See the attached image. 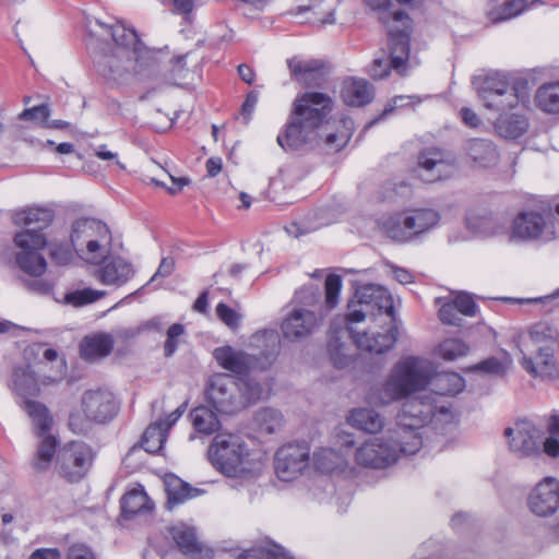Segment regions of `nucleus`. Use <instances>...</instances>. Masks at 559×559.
<instances>
[{"mask_svg":"<svg viewBox=\"0 0 559 559\" xmlns=\"http://www.w3.org/2000/svg\"><path fill=\"white\" fill-rule=\"evenodd\" d=\"M431 381L429 360L409 356L400 359L391 369L381 386L373 388L367 395L369 404L388 406L404 401L396 416V426L392 433L401 436L405 442L402 450L415 454L423 445L420 430L437 415L436 400L430 394H421ZM440 414H448L444 406Z\"/></svg>","mask_w":559,"mask_h":559,"instance_id":"nucleus-1","label":"nucleus"},{"mask_svg":"<svg viewBox=\"0 0 559 559\" xmlns=\"http://www.w3.org/2000/svg\"><path fill=\"white\" fill-rule=\"evenodd\" d=\"M86 31V46L90 50L103 51V45H108L109 39L112 41L108 52L96 60V67L100 75L115 84H124L134 75L145 76V72L158 63L159 52L145 47L136 32L121 22L88 19Z\"/></svg>","mask_w":559,"mask_h":559,"instance_id":"nucleus-2","label":"nucleus"},{"mask_svg":"<svg viewBox=\"0 0 559 559\" xmlns=\"http://www.w3.org/2000/svg\"><path fill=\"white\" fill-rule=\"evenodd\" d=\"M333 105V99L325 93L307 92L297 97L285 132L277 135L278 145L295 151L322 141L328 151H341L353 134L354 122L346 116L328 119Z\"/></svg>","mask_w":559,"mask_h":559,"instance_id":"nucleus-3","label":"nucleus"},{"mask_svg":"<svg viewBox=\"0 0 559 559\" xmlns=\"http://www.w3.org/2000/svg\"><path fill=\"white\" fill-rule=\"evenodd\" d=\"M394 304L386 288L366 284L356 289L348 302L347 329L358 348L372 354H383L397 340L393 324Z\"/></svg>","mask_w":559,"mask_h":559,"instance_id":"nucleus-4","label":"nucleus"},{"mask_svg":"<svg viewBox=\"0 0 559 559\" xmlns=\"http://www.w3.org/2000/svg\"><path fill=\"white\" fill-rule=\"evenodd\" d=\"M252 343L261 348L259 357L228 345L215 348L213 356L223 369L239 378H250L251 372L267 369L275 361L281 347L280 336L275 331L257 333Z\"/></svg>","mask_w":559,"mask_h":559,"instance_id":"nucleus-5","label":"nucleus"},{"mask_svg":"<svg viewBox=\"0 0 559 559\" xmlns=\"http://www.w3.org/2000/svg\"><path fill=\"white\" fill-rule=\"evenodd\" d=\"M263 394L262 384L254 378L214 374L207 384L206 397L216 412L234 415L258 402Z\"/></svg>","mask_w":559,"mask_h":559,"instance_id":"nucleus-6","label":"nucleus"},{"mask_svg":"<svg viewBox=\"0 0 559 559\" xmlns=\"http://www.w3.org/2000/svg\"><path fill=\"white\" fill-rule=\"evenodd\" d=\"M207 455L212 465L227 477L251 479L260 473L259 463L250 457L247 443L237 435H216Z\"/></svg>","mask_w":559,"mask_h":559,"instance_id":"nucleus-7","label":"nucleus"},{"mask_svg":"<svg viewBox=\"0 0 559 559\" xmlns=\"http://www.w3.org/2000/svg\"><path fill=\"white\" fill-rule=\"evenodd\" d=\"M527 337L537 347L535 358L527 356L521 348L520 365L533 378L542 381H555L559 378V368L554 357L558 347L559 332L548 322H537L527 330Z\"/></svg>","mask_w":559,"mask_h":559,"instance_id":"nucleus-8","label":"nucleus"},{"mask_svg":"<svg viewBox=\"0 0 559 559\" xmlns=\"http://www.w3.org/2000/svg\"><path fill=\"white\" fill-rule=\"evenodd\" d=\"M70 239L78 257L90 264L98 265L105 262L111 252V233L108 226L98 219L75 221Z\"/></svg>","mask_w":559,"mask_h":559,"instance_id":"nucleus-9","label":"nucleus"},{"mask_svg":"<svg viewBox=\"0 0 559 559\" xmlns=\"http://www.w3.org/2000/svg\"><path fill=\"white\" fill-rule=\"evenodd\" d=\"M118 412V402L106 389L88 390L81 397V411L69 416V427L76 435L86 433L93 423L105 424Z\"/></svg>","mask_w":559,"mask_h":559,"instance_id":"nucleus-10","label":"nucleus"},{"mask_svg":"<svg viewBox=\"0 0 559 559\" xmlns=\"http://www.w3.org/2000/svg\"><path fill=\"white\" fill-rule=\"evenodd\" d=\"M321 297L316 286L304 287L295 295V306L285 317L282 323L283 336L292 342L301 341L312 335L319 328L321 319L308 307L317 305Z\"/></svg>","mask_w":559,"mask_h":559,"instance_id":"nucleus-11","label":"nucleus"},{"mask_svg":"<svg viewBox=\"0 0 559 559\" xmlns=\"http://www.w3.org/2000/svg\"><path fill=\"white\" fill-rule=\"evenodd\" d=\"M478 96L487 109L502 111L512 109L528 99L527 84L511 85L506 74L491 73L477 85Z\"/></svg>","mask_w":559,"mask_h":559,"instance_id":"nucleus-12","label":"nucleus"},{"mask_svg":"<svg viewBox=\"0 0 559 559\" xmlns=\"http://www.w3.org/2000/svg\"><path fill=\"white\" fill-rule=\"evenodd\" d=\"M440 222L439 213L429 207L411 209L390 216L383 222L389 238L399 242H409L435 228Z\"/></svg>","mask_w":559,"mask_h":559,"instance_id":"nucleus-13","label":"nucleus"},{"mask_svg":"<svg viewBox=\"0 0 559 559\" xmlns=\"http://www.w3.org/2000/svg\"><path fill=\"white\" fill-rule=\"evenodd\" d=\"M556 238H559V228L551 210H525L518 213L509 231V240L514 243L548 242Z\"/></svg>","mask_w":559,"mask_h":559,"instance_id":"nucleus-14","label":"nucleus"},{"mask_svg":"<svg viewBox=\"0 0 559 559\" xmlns=\"http://www.w3.org/2000/svg\"><path fill=\"white\" fill-rule=\"evenodd\" d=\"M26 413L32 418L35 433L39 439L32 467L37 473H45L55 459L58 444L56 437L50 432L53 420L48 408L39 402H26Z\"/></svg>","mask_w":559,"mask_h":559,"instance_id":"nucleus-15","label":"nucleus"},{"mask_svg":"<svg viewBox=\"0 0 559 559\" xmlns=\"http://www.w3.org/2000/svg\"><path fill=\"white\" fill-rule=\"evenodd\" d=\"M405 441L401 436L392 433L390 429L386 436L372 438L362 443L355 452V461L358 465L370 468H385L394 464L405 454L402 450Z\"/></svg>","mask_w":559,"mask_h":559,"instance_id":"nucleus-16","label":"nucleus"},{"mask_svg":"<svg viewBox=\"0 0 559 559\" xmlns=\"http://www.w3.org/2000/svg\"><path fill=\"white\" fill-rule=\"evenodd\" d=\"M14 243L17 248L15 261L19 267L34 277L43 275L47 263L38 251L46 246L44 234L20 231L14 237Z\"/></svg>","mask_w":559,"mask_h":559,"instance_id":"nucleus-17","label":"nucleus"},{"mask_svg":"<svg viewBox=\"0 0 559 559\" xmlns=\"http://www.w3.org/2000/svg\"><path fill=\"white\" fill-rule=\"evenodd\" d=\"M95 453L82 441L67 443L57 456L59 473L71 481L80 480L90 471Z\"/></svg>","mask_w":559,"mask_h":559,"instance_id":"nucleus-18","label":"nucleus"},{"mask_svg":"<svg viewBox=\"0 0 559 559\" xmlns=\"http://www.w3.org/2000/svg\"><path fill=\"white\" fill-rule=\"evenodd\" d=\"M409 24L411 19L401 10H396L392 15V22L385 24L390 38L391 64L400 74L406 73L409 61Z\"/></svg>","mask_w":559,"mask_h":559,"instance_id":"nucleus-19","label":"nucleus"},{"mask_svg":"<svg viewBox=\"0 0 559 559\" xmlns=\"http://www.w3.org/2000/svg\"><path fill=\"white\" fill-rule=\"evenodd\" d=\"M64 373L66 366L62 360L59 361L57 371L49 374L44 373L40 379L35 377V372L29 368V366L16 367L12 372L10 388L24 400L23 408L26 411V402H32L28 397L36 396L39 392L40 385L57 383L64 377Z\"/></svg>","mask_w":559,"mask_h":559,"instance_id":"nucleus-20","label":"nucleus"},{"mask_svg":"<svg viewBox=\"0 0 559 559\" xmlns=\"http://www.w3.org/2000/svg\"><path fill=\"white\" fill-rule=\"evenodd\" d=\"M509 449L520 457L532 456L540 451L543 432L527 419L519 420L504 430Z\"/></svg>","mask_w":559,"mask_h":559,"instance_id":"nucleus-21","label":"nucleus"},{"mask_svg":"<svg viewBox=\"0 0 559 559\" xmlns=\"http://www.w3.org/2000/svg\"><path fill=\"white\" fill-rule=\"evenodd\" d=\"M309 464V449L305 444L288 443L275 454L274 466L277 477L283 481L297 478Z\"/></svg>","mask_w":559,"mask_h":559,"instance_id":"nucleus-22","label":"nucleus"},{"mask_svg":"<svg viewBox=\"0 0 559 559\" xmlns=\"http://www.w3.org/2000/svg\"><path fill=\"white\" fill-rule=\"evenodd\" d=\"M527 504L537 516L552 515L559 509V483L551 477L539 481L530 493Z\"/></svg>","mask_w":559,"mask_h":559,"instance_id":"nucleus-23","label":"nucleus"},{"mask_svg":"<svg viewBox=\"0 0 559 559\" xmlns=\"http://www.w3.org/2000/svg\"><path fill=\"white\" fill-rule=\"evenodd\" d=\"M451 168V163L437 148L423 151L417 157V176L426 182H435L447 177Z\"/></svg>","mask_w":559,"mask_h":559,"instance_id":"nucleus-24","label":"nucleus"},{"mask_svg":"<svg viewBox=\"0 0 559 559\" xmlns=\"http://www.w3.org/2000/svg\"><path fill=\"white\" fill-rule=\"evenodd\" d=\"M292 76L307 86H321L328 74V67L319 60H288Z\"/></svg>","mask_w":559,"mask_h":559,"instance_id":"nucleus-25","label":"nucleus"},{"mask_svg":"<svg viewBox=\"0 0 559 559\" xmlns=\"http://www.w3.org/2000/svg\"><path fill=\"white\" fill-rule=\"evenodd\" d=\"M170 532L176 545L186 557L190 559H203L205 557L204 552L207 555L209 550L203 549L193 527L179 523L173 526Z\"/></svg>","mask_w":559,"mask_h":559,"instance_id":"nucleus-26","label":"nucleus"},{"mask_svg":"<svg viewBox=\"0 0 559 559\" xmlns=\"http://www.w3.org/2000/svg\"><path fill=\"white\" fill-rule=\"evenodd\" d=\"M134 275L131 263L122 258H114L95 272L96 278L105 285L121 286Z\"/></svg>","mask_w":559,"mask_h":559,"instance_id":"nucleus-27","label":"nucleus"},{"mask_svg":"<svg viewBox=\"0 0 559 559\" xmlns=\"http://www.w3.org/2000/svg\"><path fill=\"white\" fill-rule=\"evenodd\" d=\"M53 219V214L47 209L29 207L17 211L13 215V223L16 226H23V231L32 234H43L41 230L47 228Z\"/></svg>","mask_w":559,"mask_h":559,"instance_id":"nucleus-28","label":"nucleus"},{"mask_svg":"<svg viewBox=\"0 0 559 559\" xmlns=\"http://www.w3.org/2000/svg\"><path fill=\"white\" fill-rule=\"evenodd\" d=\"M114 337L109 333H92L81 341L80 353L85 359L97 360L108 356L114 348Z\"/></svg>","mask_w":559,"mask_h":559,"instance_id":"nucleus-29","label":"nucleus"},{"mask_svg":"<svg viewBox=\"0 0 559 559\" xmlns=\"http://www.w3.org/2000/svg\"><path fill=\"white\" fill-rule=\"evenodd\" d=\"M373 88L364 79H347L342 86V98L348 106L360 107L371 102Z\"/></svg>","mask_w":559,"mask_h":559,"instance_id":"nucleus-30","label":"nucleus"},{"mask_svg":"<svg viewBox=\"0 0 559 559\" xmlns=\"http://www.w3.org/2000/svg\"><path fill=\"white\" fill-rule=\"evenodd\" d=\"M348 424L368 433H377L382 430L385 424L384 417L371 408H354L347 416Z\"/></svg>","mask_w":559,"mask_h":559,"instance_id":"nucleus-31","label":"nucleus"},{"mask_svg":"<svg viewBox=\"0 0 559 559\" xmlns=\"http://www.w3.org/2000/svg\"><path fill=\"white\" fill-rule=\"evenodd\" d=\"M253 428L264 436L280 432L285 425L283 413L274 407H261L253 415Z\"/></svg>","mask_w":559,"mask_h":559,"instance_id":"nucleus-32","label":"nucleus"},{"mask_svg":"<svg viewBox=\"0 0 559 559\" xmlns=\"http://www.w3.org/2000/svg\"><path fill=\"white\" fill-rule=\"evenodd\" d=\"M466 151L471 159L483 168L495 166L499 155L495 144L485 139H473L466 144Z\"/></svg>","mask_w":559,"mask_h":559,"instance_id":"nucleus-33","label":"nucleus"},{"mask_svg":"<svg viewBox=\"0 0 559 559\" xmlns=\"http://www.w3.org/2000/svg\"><path fill=\"white\" fill-rule=\"evenodd\" d=\"M165 489L168 497V506L171 508L185 503L187 500L195 498L202 493V490L192 487L176 475L165 477Z\"/></svg>","mask_w":559,"mask_h":559,"instance_id":"nucleus-34","label":"nucleus"},{"mask_svg":"<svg viewBox=\"0 0 559 559\" xmlns=\"http://www.w3.org/2000/svg\"><path fill=\"white\" fill-rule=\"evenodd\" d=\"M432 385L439 395H455L463 391L465 388V380L456 372H441L433 373L431 367V381Z\"/></svg>","mask_w":559,"mask_h":559,"instance_id":"nucleus-35","label":"nucleus"},{"mask_svg":"<svg viewBox=\"0 0 559 559\" xmlns=\"http://www.w3.org/2000/svg\"><path fill=\"white\" fill-rule=\"evenodd\" d=\"M193 428L199 433L212 435L219 430L221 421L216 413L207 406H198L190 412Z\"/></svg>","mask_w":559,"mask_h":559,"instance_id":"nucleus-36","label":"nucleus"},{"mask_svg":"<svg viewBox=\"0 0 559 559\" xmlns=\"http://www.w3.org/2000/svg\"><path fill=\"white\" fill-rule=\"evenodd\" d=\"M152 508L153 504L142 488L129 491L121 499V510L126 518L147 513Z\"/></svg>","mask_w":559,"mask_h":559,"instance_id":"nucleus-37","label":"nucleus"},{"mask_svg":"<svg viewBox=\"0 0 559 559\" xmlns=\"http://www.w3.org/2000/svg\"><path fill=\"white\" fill-rule=\"evenodd\" d=\"M527 126L528 123L524 116L512 114L501 115L495 123V129L502 138L516 139L526 131Z\"/></svg>","mask_w":559,"mask_h":559,"instance_id":"nucleus-38","label":"nucleus"},{"mask_svg":"<svg viewBox=\"0 0 559 559\" xmlns=\"http://www.w3.org/2000/svg\"><path fill=\"white\" fill-rule=\"evenodd\" d=\"M539 109L548 114L559 112V82L542 85L535 95Z\"/></svg>","mask_w":559,"mask_h":559,"instance_id":"nucleus-39","label":"nucleus"},{"mask_svg":"<svg viewBox=\"0 0 559 559\" xmlns=\"http://www.w3.org/2000/svg\"><path fill=\"white\" fill-rule=\"evenodd\" d=\"M313 464L318 471L331 473L342 468L345 464V460L340 452L324 448L313 453Z\"/></svg>","mask_w":559,"mask_h":559,"instance_id":"nucleus-40","label":"nucleus"},{"mask_svg":"<svg viewBox=\"0 0 559 559\" xmlns=\"http://www.w3.org/2000/svg\"><path fill=\"white\" fill-rule=\"evenodd\" d=\"M167 429L163 427L162 423H155L150 425L142 437V448L147 453H157L162 450L166 438Z\"/></svg>","mask_w":559,"mask_h":559,"instance_id":"nucleus-41","label":"nucleus"},{"mask_svg":"<svg viewBox=\"0 0 559 559\" xmlns=\"http://www.w3.org/2000/svg\"><path fill=\"white\" fill-rule=\"evenodd\" d=\"M527 8L526 0H508L501 7L488 11L493 23L502 22L518 16Z\"/></svg>","mask_w":559,"mask_h":559,"instance_id":"nucleus-42","label":"nucleus"},{"mask_svg":"<svg viewBox=\"0 0 559 559\" xmlns=\"http://www.w3.org/2000/svg\"><path fill=\"white\" fill-rule=\"evenodd\" d=\"M469 347L461 340L447 338L439 344L437 354L447 361H453L468 353Z\"/></svg>","mask_w":559,"mask_h":559,"instance_id":"nucleus-43","label":"nucleus"},{"mask_svg":"<svg viewBox=\"0 0 559 559\" xmlns=\"http://www.w3.org/2000/svg\"><path fill=\"white\" fill-rule=\"evenodd\" d=\"M104 295V292L95 290L92 288H84L67 293L63 297V301L64 304L71 305L73 307H82L97 301Z\"/></svg>","mask_w":559,"mask_h":559,"instance_id":"nucleus-44","label":"nucleus"},{"mask_svg":"<svg viewBox=\"0 0 559 559\" xmlns=\"http://www.w3.org/2000/svg\"><path fill=\"white\" fill-rule=\"evenodd\" d=\"M294 559L283 547L273 545L265 550L249 549L239 555L237 559Z\"/></svg>","mask_w":559,"mask_h":559,"instance_id":"nucleus-45","label":"nucleus"},{"mask_svg":"<svg viewBox=\"0 0 559 559\" xmlns=\"http://www.w3.org/2000/svg\"><path fill=\"white\" fill-rule=\"evenodd\" d=\"M549 437L543 442L544 451L551 457L559 455V417L554 415L548 424Z\"/></svg>","mask_w":559,"mask_h":559,"instance_id":"nucleus-46","label":"nucleus"},{"mask_svg":"<svg viewBox=\"0 0 559 559\" xmlns=\"http://www.w3.org/2000/svg\"><path fill=\"white\" fill-rule=\"evenodd\" d=\"M325 307L333 309L338 304V297L342 288V278L340 275L330 274L325 278Z\"/></svg>","mask_w":559,"mask_h":559,"instance_id":"nucleus-47","label":"nucleus"},{"mask_svg":"<svg viewBox=\"0 0 559 559\" xmlns=\"http://www.w3.org/2000/svg\"><path fill=\"white\" fill-rule=\"evenodd\" d=\"M391 69H393L391 64V57H388L385 52L382 51L369 66L368 73L371 78L379 80L386 78Z\"/></svg>","mask_w":559,"mask_h":559,"instance_id":"nucleus-48","label":"nucleus"},{"mask_svg":"<svg viewBox=\"0 0 559 559\" xmlns=\"http://www.w3.org/2000/svg\"><path fill=\"white\" fill-rule=\"evenodd\" d=\"M395 0H362L366 7L379 14L383 24L392 22V15L396 11H391Z\"/></svg>","mask_w":559,"mask_h":559,"instance_id":"nucleus-49","label":"nucleus"},{"mask_svg":"<svg viewBox=\"0 0 559 559\" xmlns=\"http://www.w3.org/2000/svg\"><path fill=\"white\" fill-rule=\"evenodd\" d=\"M186 57L180 56L171 60V68L166 79L169 83L180 85L187 80L189 70L185 67Z\"/></svg>","mask_w":559,"mask_h":559,"instance_id":"nucleus-50","label":"nucleus"},{"mask_svg":"<svg viewBox=\"0 0 559 559\" xmlns=\"http://www.w3.org/2000/svg\"><path fill=\"white\" fill-rule=\"evenodd\" d=\"M50 110L47 105L34 106L32 108L24 109L19 118L21 120H31L37 124L46 126L47 119L49 118Z\"/></svg>","mask_w":559,"mask_h":559,"instance_id":"nucleus-51","label":"nucleus"},{"mask_svg":"<svg viewBox=\"0 0 559 559\" xmlns=\"http://www.w3.org/2000/svg\"><path fill=\"white\" fill-rule=\"evenodd\" d=\"M510 361L503 362L498 358L490 357L474 367L475 370L495 376H501L506 372Z\"/></svg>","mask_w":559,"mask_h":559,"instance_id":"nucleus-52","label":"nucleus"},{"mask_svg":"<svg viewBox=\"0 0 559 559\" xmlns=\"http://www.w3.org/2000/svg\"><path fill=\"white\" fill-rule=\"evenodd\" d=\"M454 305L456 306V310L460 314L466 317H475L477 313V306L473 298L465 294L461 293L455 296L453 299Z\"/></svg>","mask_w":559,"mask_h":559,"instance_id":"nucleus-53","label":"nucleus"},{"mask_svg":"<svg viewBox=\"0 0 559 559\" xmlns=\"http://www.w3.org/2000/svg\"><path fill=\"white\" fill-rule=\"evenodd\" d=\"M459 314L453 300L443 304L439 309V319L444 324L460 326L462 320Z\"/></svg>","mask_w":559,"mask_h":559,"instance_id":"nucleus-54","label":"nucleus"},{"mask_svg":"<svg viewBox=\"0 0 559 559\" xmlns=\"http://www.w3.org/2000/svg\"><path fill=\"white\" fill-rule=\"evenodd\" d=\"M216 314L230 329H236L239 325L240 314L223 302L217 305Z\"/></svg>","mask_w":559,"mask_h":559,"instance_id":"nucleus-55","label":"nucleus"},{"mask_svg":"<svg viewBox=\"0 0 559 559\" xmlns=\"http://www.w3.org/2000/svg\"><path fill=\"white\" fill-rule=\"evenodd\" d=\"M343 348L344 345L341 344L338 340H335V343H330L329 345L331 359L333 360V364L337 368L346 367L350 360L349 356L343 352Z\"/></svg>","mask_w":559,"mask_h":559,"instance_id":"nucleus-56","label":"nucleus"},{"mask_svg":"<svg viewBox=\"0 0 559 559\" xmlns=\"http://www.w3.org/2000/svg\"><path fill=\"white\" fill-rule=\"evenodd\" d=\"M413 99H417V102H420V99L416 96H396L394 97L386 106L385 108L383 109L382 111V115L378 118V119H374L372 121H370L367 126H366V129L370 128L371 126H373L377 121H379L381 118L388 116L389 114H391L395 108L397 107H404L407 105V100H413Z\"/></svg>","mask_w":559,"mask_h":559,"instance_id":"nucleus-57","label":"nucleus"},{"mask_svg":"<svg viewBox=\"0 0 559 559\" xmlns=\"http://www.w3.org/2000/svg\"><path fill=\"white\" fill-rule=\"evenodd\" d=\"M50 255L56 263L66 265L72 259V251L68 246L55 245L50 250Z\"/></svg>","mask_w":559,"mask_h":559,"instance_id":"nucleus-58","label":"nucleus"},{"mask_svg":"<svg viewBox=\"0 0 559 559\" xmlns=\"http://www.w3.org/2000/svg\"><path fill=\"white\" fill-rule=\"evenodd\" d=\"M259 94L255 91H251L247 94V97L241 106V116L243 118L245 123H248L254 108L258 104Z\"/></svg>","mask_w":559,"mask_h":559,"instance_id":"nucleus-59","label":"nucleus"},{"mask_svg":"<svg viewBox=\"0 0 559 559\" xmlns=\"http://www.w3.org/2000/svg\"><path fill=\"white\" fill-rule=\"evenodd\" d=\"M67 559H95V556L86 545L75 544L69 548Z\"/></svg>","mask_w":559,"mask_h":559,"instance_id":"nucleus-60","label":"nucleus"},{"mask_svg":"<svg viewBox=\"0 0 559 559\" xmlns=\"http://www.w3.org/2000/svg\"><path fill=\"white\" fill-rule=\"evenodd\" d=\"M175 269V261L171 258H164L155 272V274L152 276L151 282L155 281L157 277H167L169 276Z\"/></svg>","mask_w":559,"mask_h":559,"instance_id":"nucleus-61","label":"nucleus"},{"mask_svg":"<svg viewBox=\"0 0 559 559\" xmlns=\"http://www.w3.org/2000/svg\"><path fill=\"white\" fill-rule=\"evenodd\" d=\"M95 155L103 160H114L120 169H124V165L117 159V153L108 150L106 145H99L98 147H96Z\"/></svg>","mask_w":559,"mask_h":559,"instance_id":"nucleus-62","label":"nucleus"},{"mask_svg":"<svg viewBox=\"0 0 559 559\" xmlns=\"http://www.w3.org/2000/svg\"><path fill=\"white\" fill-rule=\"evenodd\" d=\"M29 559H61L57 548H38L32 552Z\"/></svg>","mask_w":559,"mask_h":559,"instance_id":"nucleus-63","label":"nucleus"},{"mask_svg":"<svg viewBox=\"0 0 559 559\" xmlns=\"http://www.w3.org/2000/svg\"><path fill=\"white\" fill-rule=\"evenodd\" d=\"M461 117L464 123L468 127L476 128L480 124V119L478 118L476 112H474L469 108H462Z\"/></svg>","mask_w":559,"mask_h":559,"instance_id":"nucleus-64","label":"nucleus"}]
</instances>
